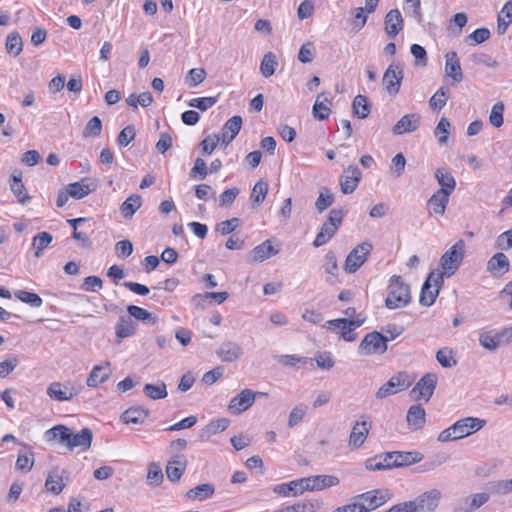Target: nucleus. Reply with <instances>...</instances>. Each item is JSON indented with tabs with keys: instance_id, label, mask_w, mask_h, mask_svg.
I'll return each mask as SVG.
<instances>
[{
	"instance_id": "obj_1",
	"label": "nucleus",
	"mask_w": 512,
	"mask_h": 512,
	"mask_svg": "<svg viewBox=\"0 0 512 512\" xmlns=\"http://www.w3.org/2000/svg\"><path fill=\"white\" fill-rule=\"evenodd\" d=\"M485 424L486 420L484 419L465 417L441 431L437 439L442 443L463 439L481 430Z\"/></svg>"
},
{
	"instance_id": "obj_2",
	"label": "nucleus",
	"mask_w": 512,
	"mask_h": 512,
	"mask_svg": "<svg viewBox=\"0 0 512 512\" xmlns=\"http://www.w3.org/2000/svg\"><path fill=\"white\" fill-rule=\"evenodd\" d=\"M387 291L385 306L390 310L406 307L411 302L410 286L403 282L401 276L393 275L389 279Z\"/></svg>"
},
{
	"instance_id": "obj_3",
	"label": "nucleus",
	"mask_w": 512,
	"mask_h": 512,
	"mask_svg": "<svg viewBox=\"0 0 512 512\" xmlns=\"http://www.w3.org/2000/svg\"><path fill=\"white\" fill-rule=\"evenodd\" d=\"M344 216L345 212L342 209H332L317 233L313 246L318 248L328 243L341 226Z\"/></svg>"
},
{
	"instance_id": "obj_4",
	"label": "nucleus",
	"mask_w": 512,
	"mask_h": 512,
	"mask_svg": "<svg viewBox=\"0 0 512 512\" xmlns=\"http://www.w3.org/2000/svg\"><path fill=\"white\" fill-rule=\"evenodd\" d=\"M441 496L438 489L426 491L413 501L403 502L404 512H434L439 506Z\"/></svg>"
},
{
	"instance_id": "obj_5",
	"label": "nucleus",
	"mask_w": 512,
	"mask_h": 512,
	"mask_svg": "<svg viewBox=\"0 0 512 512\" xmlns=\"http://www.w3.org/2000/svg\"><path fill=\"white\" fill-rule=\"evenodd\" d=\"M464 254L465 242L460 239L441 256L440 266L443 276L450 277L455 274L464 259Z\"/></svg>"
},
{
	"instance_id": "obj_6",
	"label": "nucleus",
	"mask_w": 512,
	"mask_h": 512,
	"mask_svg": "<svg viewBox=\"0 0 512 512\" xmlns=\"http://www.w3.org/2000/svg\"><path fill=\"white\" fill-rule=\"evenodd\" d=\"M443 283V274L432 271L422 286L419 298L420 304L426 307L433 305Z\"/></svg>"
},
{
	"instance_id": "obj_7",
	"label": "nucleus",
	"mask_w": 512,
	"mask_h": 512,
	"mask_svg": "<svg viewBox=\"0 0 512 512\" xmlns=\"http://www.w3.org/2000/svg\"><path fill=\"white\" fill-rule=\"evenodd\" d=\"M365 317L359 314L356 319L338 318L326 322V327L330 330H340L341 337L347 341L352 342L356 339L354 330L360 327L365 322Z\"/></svg>"
},
{
	"instance_id": "obj_8",
	"label": "nucleus",
	"mask_w": 512,
	"mask_h": 512,
	"mask_svg": "<svg viewBox=\"0 0 512 512\" xmlns=\"http://www.w3.org/2000/svg\"><path fill=\"white\" fill-rule=\"evenodd\" d=\"M387 339L383 334L373 331L367 333L358 346L360 355L383 354L387 351Z\"/></svg>"
},
{
	"instance_id": "obj_9",
	"label": "nucleus",
	"mask_w": 512,
	"mask_h": 512,
	"mask_svg": "<svg viewBox=\"0 0 512 512\" xmlns=\"http://www.w3.org/2000/svg\"><path fill=\"white\" fill-rule=\"evenodd\" d=\"M411 379L405 372H400L392 376L376 392L377 399H384L398 392L404 391L411 386Z\"/></svg>"
},
{
	"instance_id": "obj_10",
	"label": "nucleus",
	"mask_w": 512,
	"mask_h": 512,
	"mask_svg": "<svg viewBox=\"0 0 512 512\" xmlns=\"http://www.w3.org/2000/svg\"><path fill=\"white\" fill-rule=\"evenodd\" d=\"M392 497V491L387 488L373 489L357 495V499H359L362 505L365 506L367 512H372L375 509L383 506L385 503L391 500Z\"/></svg>"
},
{
	"instance_id": "obj_11",
	"label": "nucleus",
	"mask_w": 512,
	"mask_h": 512,
	"mask_svg": "<svg viewBox=\"0 0 512 512\" xmlns=\"http://www.w3.org/2000/svg\"><path fill=\"white\" fill-rule=\"evenodd\" d=\"M372 250V245L363 242L357 245L347 256L345 260L344 270L347 273H355L367 260Z\"/></svg>"
},
{
	"instance_id": "obj_12",
	"label": "nucleus",
	"mask_w": 512,
	"mask_h": 512,
	"mask_svg": "<svg viewBox=\"0 0 512 512\" xmlns=\"http://www.w3.org/2000/svg\"><path fill=\"white\" fill-rule=\"evenodd\" d=\"M302 490L305 491H321L326 488L337 486L340 480L334 475H314L300 479Z\"/></svg>"
},
{
	"instance_id": "obj_13",
	"label": "nucleus",
	"mask_w": 512,
	"mask_h": 512,
	"mask_svg": "<svg viewBox=\"0 0 512 512\" xmlns=\"http://www.w3.org/2000/svg\"><path fill=\"white\" fill-rule=\"evenodd\" d=\"M438 377L434 373L425 374L413 387L411 394L416 400H425L428 402L434 394Z\"/></svg>"
},
{
	"instance_id": "obj_14",
	"label": "nucleus",
	"mask_w": 512,
	"mask_h": 512,
	"mask_svg": "<svg viewBox=\"0 0 512 512\" xmlns=\"http://www.w3.org/2000/svg\"><path fill=\"white\" fill-rule=\"evenodd\" d=\"M403 79V70L400 64L392 63L386 69L382 83L386 91L390 95H396L399 92L401 82Z\"/></svg>"
},
{
	"instance_id": "obj_15",
	"label": "nucleus",
	"mask_w": 512,
	"mask_h": 512,
	"mask_svg": "<svg viewBox=\"0 0 512 512\" xmlns=\"http://www.w3.org/2000/svg\"><path fill=\"white\" fill-rule=\"evenodd\" d=\"M371 429V422L367 420L356 421L353 425L349 440L348 446L351 450L359 449L366 441L369 432Z\"/></svg>"
},
{
	"instance_id": "obj_16",
	"label": "nucleus",
	"mask_w": 512,
	"mask_h": 512,
	"mask_svg": "<svg viewBox=\"0 0 512 512\" xmlns=\"http://www.w3.org/2000/svg\"><path fill=\"white\" fill-rule=\"evenodd\" d=\"M362 178V173L356 165H349L340 177V187L343 194L353 193Z\"/></svg>"
},
{
	"instance_id": "obj_17",
	"label": "nucleus",
	"mask_w": 512,
	"mask_h": 512,
	"mask_svg": "<svg viewBox=\"0 0 512 512\" xmlns=\"http://www.w3.org/2000/svg\"><path fill=\"white\" fill-rule=\"evenodd\" d=\"M255 398L256 394L251 389H243L230 400L228 408L233 413L240 414L253 405Z\"/></svg>"
},
{
	"instance_id": "obj_18",
	"label": "nucleus",
	"mask_w": 512,
	"mask_h": 512,
	"mask_svg": "<svg viewBox=\"0 0 512 512\" xmlns=\"http://www.w3.org/2000/svg\"><path fill=\"white\" fill-rule=\"evenodd\" d=\"M420 120L421 117L417 113L406 114L393 126L392 132L395 135L414 132L419 128Z\"/></svg>"
},
{
	"instance_id": "obj_19",
	"label": "nucleus",
	"mask_w": 512,
	"mask_h": 512,
	"mask_svg": "<svg viewBox=\"0 0 512 512\" xmlns=\"http://www.w3.org/2000/svg\"><path fill=\"white\" fill-rule=\"evenodd\" d=\"M111 374L110 362H105L103 365H95L87 378L86 384L88 387L95 388L108 381Z\"/></svg>"
},
{
	"instance_id": "obj_20",
	"label": "nucleus",
	"mask_w": 512,
	"mask_h": 512,
	"mask_svg": "<svg viewBox=\"0 0 512 512\" xmlns=\"http://www.w3.org/2000/svg\"><path fill=\"white\" fill-rule=\"evenodd\" d=\"M450 195L444 190H437L428 200L429 213L438 216L444 215Z\"/></svg>"
},
{
	"instance_id": "obj_21",
	"label": "nucleus",
	"mask_w": 512,
	"mask_h": 512,
	"mask_svg": "<svg viewBox=\"0 0 512 512\" xmlns=\"http://www.w3.org/2000/svg\"><path fill=\"white\" fill-rule=\"evenodd\" d=\"M46 392L51 399L56 401H69L77 395V392L72 386L70 387L60 382L51 383Z\"/></svg>"
},
{
	"instance_id": "obj_22",
	"label": "nucleus",
	"mask_w": 512,
	"mask_h": 512,
	"mask_svg": "<svg viewBox=\"0 0 512 512\" xmlns=\"http://www.w3.org/2000/svg\"><path fill=\"white\" fill-rule=\"evenodd\" d=\"M394 451L385 452L366 460L365 468L370 471H381L395 468L393 464L394 457L389 458L393 455Z\"/></svg>"
},
{
	"instance_id": "obj_23",
	"label": "nucleus",
	"mask_w": 512,
	"mask_h": 512,
	"mask_svg": "<svg viewBox=\"0 0 512 512\" xmlns=\"http://www.w3.org/2000/svg\"><path fill=\"white\" fill-rule=\"evenodd\" d=\"M406 421L412 431L422 429L426 423V412L420 404H413L407 411Z\"/></svg>"
},
{
	"instance_id": "obj_24",
	"label": "nucleus",
	"mask_w": 512,
	"mask_h": 512,
	"mask_svg": "<svg viewBox=\"0 0 512 512\" xmlns=\"http://www.w3.org/2000/svg\"><path fill=\"white\" fill-rule=\"evenodd\" d=\"M510 269L508 257L503 252L495 253L487 262V271L492 275L501 276Z\"/></svg>"
},
{
	"instance_id": "obj_25",
	"label": "nucleus",
	"mask_w": 512,
	"mask_h": 512,
	"mask_svg": "<svg viewBox=\"0 0 512 512\" xmlns=\"http://www.w3.org/2000/svg\"><path fill=\"white\" fill-rule=\"evenodd\" d=\"M445 59L446 76L452 78L457 83L461 82L463 80V72L457 53L455 51H450L446 53Z\"/></svg>"
},
{
	"instance_id": "obj_26",
	"label": "nucleus",
	"mask_w": 512,
	"mask_h": 512,
	"mask_svg": "<svg viewBox=\"0 0 512 512\" xmlns=\"http://www.w3.org/2000/svg\"><path fill=\"white\" fill-rule=\"evenodd\" d=\"M71 430L65 425L59 424L44 433L47 442L57 441L58 444L65 445L67 448L70 442Z\"/></svg>"
},
{
	"instance_id": "obj_27",
	"label": "nucleus",
	"mask_w": 512,
	"mask_h": 512,
	"mask_svg": "<svg viewBox=\"0 0 512 512\" xmlns=\"http://www.w3.org/2000/svg\"><path fill=\"white\" fill-rule=\"evenodd\" d=\"M187 466V459L184 455H177L168 461L166 466V474L170 481L177 482L180 480Z\"/></svg>"
},
{
	"instance_id": "obj_28",
	"label": "nucleus",
	"mask_w": 512,
	"mask_h": 512,
	"mask_svg": "<svg viewBox=\"0 0 512 512\" xmlns=\"http://www.w3.org/2000/svg\"><path fill=\"white\" fill-rule=\"evenodd\" d=\"M10 189L17 198L18 202L25 204L30 200V196L26 192V188L22 182V172L14 170L10 175Z\"/></svg>"
},
{
	"instance_id": "obj_29",
	"label": "nucleus",
	"mask_w": 512,
	"mask_h": 512,
	"mask_svg": "<svg viewBox=\"0 0 512 512\" xmlns=\"http://www.w3.org/2000/svg\"><path fill=\"white\" fill-rule=\"evenodd\" d=\"M403 29V18L398 9L390 10L385 16V31L390 38H395Z\"/></svg>"
},
{
	"instance_id": "obj_30",
	"label": "nucleus",
	"mask_w": 512,
	"mask_h": 512,
	"mask_svg": "<svg viewBox=\"0 0 512 512\" xmlns=\"http://www.w3.org/2000/svg\"><path fill=\"white\" fill-rule=\"evenodd\" d=\"M242 127V118L235 115L227 120L222 128L221 141L226 146L238 135Z\"/></svg>"
},
{
	"instance_id": "obj_31",
	"label": "nucleus",
	"mask_w": 512,
	"mask_h": 512,
	"mask_svg": "<svg viewBox=\"0 0 512 512\" xmlns=\"http://www.w3.org/2000/svg\"><path fill=\"white\" fill-rule=\"evenodd\" d=\"M391 457H394L395 468L419 463L424 458L423 454L418 451H394V454L389 456V458Z\"/></svg>"
},
{
	"instance_id": "obj_32",
	"label": "nucleus",
	"mask_w": 512,
	"mask_h": 512,
	"mask_svg": "<svg viewBox=\"0 0 512 512\" xmlns=\"http://www.w3.org/2000/svg\"><path fill=\"white\" fill-rule=\"evenodd\" d=\"M331 103L332 97L330 93L318 95L312 110L314 118L320 121L327 119L330 114Z\"/></svg>"
},
{
	"instance_id": "obj_33",
	"label": "nucleus",
	"mask_w": 512,
	"mask_h": 512,
	"mask_svg": "<svg viewBox=\"0 0 512 512\" xmlns=\"http://www.w3.org/2000/svg\"><path fill=\"white\" fill-rule=\"evenodd\" d=\"M92 439L93 434L89 428H83L78 433H73L71 430L68 449L73 450L74 448L78 447L85 451L90 448Z\"/></svg>"
},
{
	"instance_id": "obj_34",
	"label": "nucleus",
	"mask_w": 512,
	"mask_h": 512,
	"mask_svg": "<svg viewBox=\"0 0 512 512\" xmlns=\"http://www.w3.org/2000/svg\"><path fill=\"white\" fill-rule=\"evenodd\" d=\"M217 355L224 362H233L243 355V349L235 342H225L220 345Z\"/></svg>"
},
{
	"instance_id": "obj_35",
	"label": "nucleus",
	"mask_w": 512,
	"mask_h": 512,
	"mask_svg": "<svg viewBox=\"0 0 512 512\" xmlns=\"http://www.w3.org/2000/svg\"><path fill=\"white\" fill-rule=\"evenodd\" d=\"M137 331V324L130 316H120L115 324V334L119 339L133 336Z\"/></svg>"
},
{
	"instance_id": "obj_36",
	"label": "nucleus",
	"mask_w": 512,
	"mask_h": 512,
	"mask_svg": "<svg viewBox=\"0 0 512 512\" xmlns=\"http://www.w3.org/2000/svg\"><path fill=\"white\" fill-rule=\"evenodd\" d=\"M278 253L279 249L275 248L270 240H266L253 248L251 251L252 261L263 262Z\"/></svg>"
},
{
	"instance_id": "obj_37",
	"label": "nucleus",
	"mask_w": 512,
	"mask_h": 512,
	"mask_svg": "<svg viewBox=\"0 0 512 512\" xmlns=\"http://www.w3.org/2000/svg\"><path fill=\"white\" fill-rule=\"evenodd\" d=\"M215 492V487L210 483H203L197 485L196 487L190 489L186 493V497L192 501H204L213 496Z\"/></svg>"
},
{
	"instance_id": "obj_38",
	"label": "nucleus",
	"mask_w": 512,
	"mask_h": 512,
	"mask_svg": "<svg viewBox=\"0 0 512 512\" xmlns=\"http://www.w3.org/2000/svg\"><path fill=\"white\" fill-rule=\"evenodd\" d=\"M302 488L303 487L300 483V479H297L288 483H282L274 486L273 492L283 497H295L301 495L304 492Z\"/></svg>"
},
{
	"instance_id": "obj_39",
	"label": "nucleus",
	"mask_w": 512,
	"mask_h": 512,
	"mask_svg": "<svg viewBox=\"0 0 512 512\" xmlns=\"http://www.w3.org/2000/svg\"><path fill=\"white\" fill-rule=\"evenodd\" d=\"M322 506L320 500H307L304 502H298L293 505L285 506L274 512H316Z\"/></svg>"
},
{
	"instance_id": "obj_40",
	"label": "nucleus",
	"mask_w": 512,
	"mask_h": 512,
	"mask_svg": "<svg viewBox=\"0 0 512 512\" xmlns=\"http://www.w3.org/2000/svg\"><path fill=\"white\" fill-rule=\"evenodd\" d=\"M148 410L143 407H130L121 415L125 424H141L148 417Z\"/></svg>"
},
{
	"instance_id": "obj_41",
	"label": "nucleus",
	"mask_w": 512,
	"mask_h": 512,
	"mask_svg": "<svg viewBox=\"0 0 512 512\" xmlns=\"http://www.w3.org/2000/svg\"><path fill=\"white\" fill-rule=\"evenodd\" d=\"M65 487L63 482V477L60 474L58 469L51 470L45 481V488L47 492H50L54 495L60 494Z\"/></svg>"
},
{
	"instance_id": "obj_42",
	"label": "nucleus",
	"mask_w": 512,
	"mask_h": 512,
	"mask_svg": "<svg viewBox=\"0 0 512 512\" xmlns=\"http://www.w3.org/2000/svg\"><path fill=\"white\" fill-rule=\"evenodd\" d=\"M67 188L74 199H82L94 190L90 185L89 178H83L78 182L70 183L67 185Z\"/></svg>"
},
{
	"instance_id": "obj_43",
	"label": "nucleus",
	"mask_w": 512,
	"mask_h": 512,
	"mask_svg": "<svg viewBox=\"0 0 512 512\" xmlns=\"http://www.w3.org/2000/svg\"><path fill=\"white\" fill-rule=\"evenodd\" d=\"M435 178L438 184L441 186L439 190H444L450 194L456 187V181L453 175L446 168H438L435 171Z\"/></svg>"
},
{
	"instance_id": "obj_44",
	"label": "nucleus",
	"mask_w": 512,
	"mask_h": 512,
	"mask_svg": "<svg viewBox=\"0 0 512 512\" xmlns=\"http://www.w3.org/2000/svg\"><path fill=\"white\" fill-rule=\"evenodd\" d=\"M142 205V197L138 194L130 195L120 206V211L125 219H131Z\"/></svg>"
},
{
	"instance_id": "obj_45",
	"label": "nucleus",
	"mask_w": 512,
	"mask_h": 512,
	"mask_svg": "<svg viewBox=\"0 0 512 512\" xmlns=\"http://www.w3.org/2000/svg\"><path fill=\"white\" fill-rule=\"evenodd\" d=\"M127 312L130 317L142 321L144 324L155 325L157 323V317L142 307L129 305Z\"/></svg>"
},
{
	"instance_id": "obj_46",
	"label": "nucleus",
	"mask_w": 512,
	"mask_h": 512,
	"mask_svg": "<svg viewBox=\"0 0 512 512\" xmlns=\"http://www.w3.org/2000/svg\"><path fill=\"white\" fill-rule=\"evenodd\" d=\"M324 270L328 275L326 281L334 284L337 281L338 264L336 255L332 251H329L325 256Z\"/></svg>"
},
{
	"instance_id": "obj_47",
	"label": "nucleus",
	"mask_w": 512,
	"mask_h": 512,
	"mask_svg": "<svg viewBox=\"0 0 512 512\" xmlns=\"http://www.w3.org/2000/svg\"><path fill=\"white\" fill-rule=\"evenodd\" d=\"M229 297V294L227 292H205V293H199L195 294L192 297V302L197 307L203 308V303L207 301L208 299H214L218 304L223 303L227 298Z\"/></svg>"
},
{
	"instance_id": "obj_48",
	"label": "nucleus",
	"mask_w": 512,
	"mask_h": 512,
	"mask_svg": "<svg viewBox=\"0 0 512 512\" xmlns=\"http://www.w3.org/2000/svg\"><path fill=\"white\" fill-rule=\"evenodd\" d=\"M143 392L152 400L164 399L168 395L166 384L164 382H159L157 384H145Z\"/></svg>"
},
{
	"instance_id": "obj_49",
	"label": "nucleus",
	"mask_w": 512,
	"mask_h": 512,
	"mask_svg": "<svg viewBox=\"0 0 512 512\" xmlns=\"http://www.w3.org/2000/svg\"><path fill=\"white\" fill-rule=\"evenodd\" d=\"M512 22V1H508L498 15L497 31L500 35L504 34Z\"/></svg>"
},
{
	"instance_id": "obj_50",
	"label": "nucleus",
	"mask_w": 512,
	"mask_h": 512,
	"mask_svg": "<svg viewBox=\"0 0 512 512\" xmlns=\"http://www.w3.org/2000/svg\"><path fill=\"white\" fill-rule=\"evenodd\" d=\"M353 112L360 119H365L370 114V103L365 95H357L352 103Z\"/></svg>"
},
{
	"instance_id": "obj_51",
	"label": "nucleus",
	"mask_w": 512,
	"mask_h": 512,
	"mask_svg": "<svg viewBox=\"0 0 512 512\" xmlns=\"http://www.w3.org/2000/svg\"><path fill=\"white\" fill-rule=\"evenodd\" d=\"M53 237L48 232H40L33 237L32 246L37 258L42 256L43 250L52 242Z\"/></svg>"
},
{
	"instance_id": "obj_52",
	"label": "nucleus",
	"mask_w": 512,
	"mask_h": 512,
	"mask_svg": "<svg viewBox=\"0 0 512 512\" xmlns=\"http://www.w3.org/2000/svg\"><path fill=\"white\" fill-rule=\"evenodd\" d=\"M14 296L23 303H26L34 308H39L43 304L42 298L34 293L26 290H16Z\"/></svg>"
},
{
	"instance_id": "obj_53",
	"label": "nucleus",
	"mask_w": 512,
	"mask_h": 512,
	"mask_svg": "<svg viewBox=\"0 0 512 512\" xmlns=\"http://www.w3.org/2000/svg\"><path fill=\"white\" fill-rule=\"evenodd\" d=\"M277 66L278 62L276 60L275 54L268 52L264 55L260 64L261 74L268 78L275 73Z\"/></svg>"
},
{
	"instance_id": "obj_54",
	"label": "nucleus",
	"mask_w": 512,
	"mask_h": 512,
	"mask_svg": "<svg viewBox=\"0 0 512 512\" xmlns=\"http://www.w3.org/2000/svg\"><path fill=\"white\" fill-rule=\"evenodd\" d=\"M5 47L8 53L18 56L23 49V42L18 32H11L6 38Z\"/></svg>"
},
{
	"instance_id": "obj_55",
	"label": "nucleus",
	"mask_w": 512,
	"mask_h": 512,
	"mask_svg": "<svg viewBox=\"0 0 512 512\" xmlns=\"http://www.w3.org/2000/svg\"><path fill=\"white\" fill-rule=\"evenodd\" d=\"M479 343L484 348L494 351L496 350L499 345L501 344L499 334L498 333H492V332H482L479 335Z\"/></svg>"
},
{
	"instance_id": "obj_56",
	"label": "nucleus",
	"mask_w": 512,
	"mask_h": 512,
	"mask_svg": "<svg viewBox=\"0 0 512 512\" xmlns=\"http://www.w3.org/2000/svg\"><path fill=\"white\" fill-rule=\"evenodd\" d=\"M333 202L334 195L328 188L323 187L321 188L319 196L315 202V207L318 210V212L322 213L324 210L330 207L333 204Z\"/></svg>"
},
{
	"instance_id": "obj_57",
	"label": "nucleus",
	"mask_w": 512,
	"mask_h": 512,
	"mask_svg": "<svg viewBox=\"0 0 512 512\" xmlns=\"http://www.w3.org/2000/svg\"><path fill=\"white\" fill-rule=\"evenodd\" d=\"M449 98V91L444 87H441L436 93L430 98L429 105L433 110L440 111L447 103Z\"/></svg>"
},
{
	"instance_id": "obj_58",
	"label": "nucleus",
	"mask_w": 512,
	"mask_h": 512,
	"mask_svg": "<svg viewBox=\"0 0 512 512\" xmlns=\"http://www.w3.org/2000/svg\"><path fill=\"white\" fill-rule=\"evenodd\" d=\"M438 363L444 368H451L457 364V360L453 355V351L447 347L439 349L436 352Z\"/></svg>"
},
{
	"instance_id": "obj_59",
	"label": "nucleus",
	"mask_w": 512,
	"mask_h": 512,
	"mask_svg": "<svg viewBox=\"0 0 512 512\" xmlns=\"http://www.w3.org/2000/svg\"><path fill=\"white\" fill-rule=\"evenodd\" d=\"M102 131V121L98 116H93L83 130V137H98Z\"/></svg>"
},
{
	"instance_id": "obj_60",
	"label": "nucleus",
	"mask_w": 512,
	"mask_h": 512,
	"mask_svg": "<svg viewBox=\"0 0 512 512\" xmlns=\"http://www.w3.org/2000/svg\"><path fill=\"white\" fill-rule=\"evenodd\" d=\"M504 103L499 101L495 103L491 109L489 115V121L492 126L495 128H499L503 125V112H504Z\"/></svg>"
},
{
	"instance_id": "obj_61",
	"label": "nucleus",
	"mask_w": 512,
	"mask_h": 512,
	"mask_svg": "<svg viewBox=\"0 0 512 512\" xmlns=\"http://www.w3.org/2000/svg\"><path fill=\"white\" fill-rule=\"evenodd\" d=\"M34 465V454L29 448L28 452L19 453L16 461V467L19 470L29 472Z\"/></svg>"
},
{
	"instance_id": "obj_62",
	"label": "nucleus",
	"mask_w": 512,
	"mask_h": 512,
	"mask_svg": "<svg viewBox=\"0 0 512 512\" xmlns=\"http://www.w3.org/2000/svg\"><path fill=\"white\" fill-rule=\"evenodd\" d=\"M206 78V72L203 68H192L189 70L185 82L189 87H196Z\"/></svg>"
},
{
	"instance_id": "obj_63",
	"label": "nucleus",
	"mask_w": 512,
	"mask_h": 512,
	"mask_svg": "<svg viewBox=\"0 0 512 512\" xmlns=\"http://www.w3.org/2000/svg\"><path fill=\"white\" fill-rule=\"evenodd\" d=\"M268 192V184L262 180L258 181L251 193V199L254 204L260 205L264 200Z\"/></svg>"
},
{
	"instance_id": "obj_64",
	"label": "nucleus",
	"mask_w": 512,
	"mask_h": 512,
	"mask_svg": "<svg viewBox=\"0 0 512 512\" xmlns=\"http://www.w3.org/2000/svg\"><path fill=\"white\" fill-rule=\"evenodd\" d=\"M490 490L496 495H506L512 492V479L498 480L490 483Z\"/></svg>"
}]
</instances>
